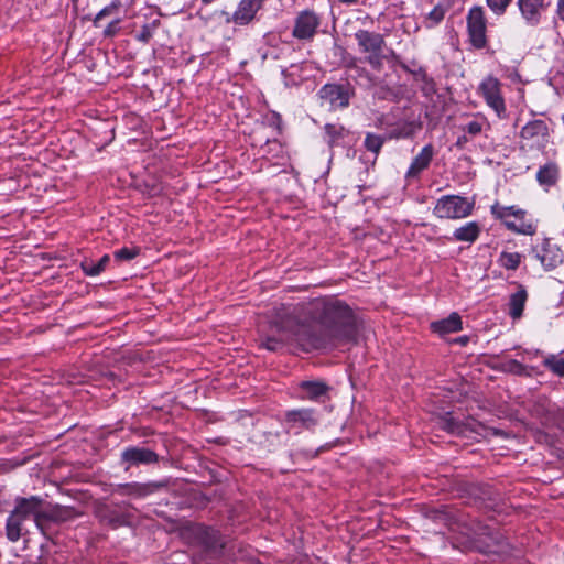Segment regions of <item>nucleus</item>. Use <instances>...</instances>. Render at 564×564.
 Here are the masks:
<instances>
[{
  "mask_svg": "<svg viewBox=\"0 0 564 564\" xmlns=\"http://www.w3.org/2000/svg\"><path fill=\"white\" fill-rule=\"evenodd\" d=\"M321 327L317 333L313 325L299 318H289L285 325L296 324L292 330L299 346L306 351L332 349L356 343L357 321L349 305L337 297H318L299 308Z\"/></svg>",
  "mask_w": 564,
  "mask_h": 564,
  "instance_id": "nucleus-1",
  "label": "nucleus"
},
{
  "mask_svg": "<svg viewBox=\"0 0 564 564\" xmlns=\"http://www.w3.org/2000/svg\"><path fill=\"white\" fill-rule=\"evenodd\" d=\"M551 121L532 119L519 132V148L522 151H543L551 142Z\"/></svg>",
  "mask_w": 564,
  "mask_h": 564,
  "instance_id": "nucleus-2",
  "label": "nucleus"
},
{
  "mask_svg": "<svg viewBox=\"0 0 564 564\" xmlns=\"http://www.w3.org/2000/svg\"><path fill=\"white\" fill-rule=\"evenodd\" d=\"M491 214L501 220L505 226L517 234L532 236L536 232V224L527 217V212L517 206H502L496 203L491 206Z\"/></svg>",
  "mask_w": 564,
  "mask_h": 564,
  "instance_id": "nucleus-3",
  "label": "nucleus"
},
{
  "mask_svg": "<svg viewBox=\"0 0 564 564\" xmlns=\"http://www.w3.org/2000/svg\"><path fill=\"white\" fill-rule=\"evenodd\" d=\"M354 36L359 52L366 54L365 61L373 69H381L383 66V47L386 46L383 35L360 29Z\"/></svg>",
  "mask_w": 564,
  "mask_h": 564,
  "instance_id": "nucleus-4",
  "label": "nucleus"
},
{
  "mask_svg": "<svg viewBox=\"0 0 564 564\" xmlns=\"http://www.w3.org/2000/svg\"><path fill=\"white\" fill-rule=\"evenodd\" d=\"M475 202L458 195H445L437 199L433 215L441 219H460L471 215Z\"/></svg>",
  "mask_w": 564,
  "mask_h": 564,
  "instance_id": "nucleus-5",
  "label": "nucleus"
},
{
  "mask_svg": "<svg viewBox=\"0 0 564 564\" xmlns=\"http://www.w3.org/2000/svg\"><path fill=\"white\" fill-rule=\"evenodd\" d=\"M289 318H299V310L297 307H293L292 310L289 307H283L282 313L279 315V318L274 322L276 330L280 333L279 337L269 336L262 341V346L270 351H278L283 345L288 341H294L299 345L297 340L294 338L292 330H296V324H286Z\"/></svg>",
  "mask_w": 564,
  "mask_h": 564,
  "instance_id": "nucleus-6",
  "label": "nucleus"
},
{
  "mask_svg": "<svg viewBox=\"0 0 564 564\" xmlns=\"http://www.w3.org/2000/svg\"><path fill=\"white\" fill-rule=\"evenodd\" d=\"M322 19L314 10H302L295 19L292 36L300 41H312L317 33Z\"/></svg>",
  "mask_w": 564,
  "mask_h": 564,
  "instance_id": "nucleus-7",
  "label": "nucleus"
},
{
  "mask_svg": "<svg viewBox=\"0 0 564 564\" xmlns=\"http://www.w3.org/2000/svg\"><path fill=\"white\" fill-rule=\"evenodd\" d=\"M467 31L471 45L481 50L487 45V20L481 7H473L467 14Z\"/></svg>",
  "mask_w": 564,
  "mask_h": 564,
  "instance_id": "nucleus-8",
  "label": "nucleus"
},
{
  "mask_svg": "<svg viewBox=\"0 0 564 564\" xmlns=\"http://www.w3.org/2000/svg\"><path fill=\"white\" fill-rule=\"evenodd\" d=\"M479 91L487 106L491 108L499 118L507 117V108L501 94V83L494 76H487L479 85Z\"/></svg>",
  "mask_w": 564,
  "mask_h": 564,
  "instance_id": "nucleus-9",
  "label": "nucleus"
},
{
  "mask_svg": "<svg viewBox=\"0 0 564 564\" xmlns=\"http://www.w3.org/2000/svg\"><path fill=\"white\" fill-rule=\"evenodd\" d=\"M267 0H240L232 13L223 11L225 22L238 26H245L252 23L258 12L263 8Z\"/></svg>",
  "mask_w": 564,
  "mask_h": 564,
  "instance_id": "nucleus-10",
  "label": "nucleus"
},
{
  "mask_svg": "<svg viewBox=\"0 0 564 564\" xmlns=\"http://www.w3.org/2000/svg\"><path fill=\"white\" fill-rule=\"evenodd\" d=\"M284 424L289 432L299 433L318 424V415L313 409H297L285 413Z\"/></svg>",
  "mask_w": 564,
  "mask_h": 564,
  "instance_id": "nucleus-11",
  "label": "nucleus"
},
{
  "mask_svg": "<svg viewBox=\"0 0 564 564\" xmlns=\"http://www.w3.org/2000/svg\"><path fill=\"white\" fill-rule=\"evenodd\" d=\"M13 511L25 521L32 519L39 528L41 527L43 516H46L44 501L36 496H31L29 498H18L15 500V508Z\"/></svg>",
  "mask_w": 564,
  "mask_h": 564,
  "instance_id": "nucleus-12",
  "label": "nucleus"
},
{
  "mask_svg": "<svg viewBox=\"0 0 564 564\" xmlns=\"http://www.w3.org/2000/svg\"><path fill=\"white\" fill-rule=\"evenodd\" d=\"M517 7L525 25L536 28L541 24L549 3L546 0H517Z\"/></svg>",
  "mask_w": 564,
  "mask_h": 564,
  "instance_id": "nucleus-13",
  "label": "nucleus"
},
{
  "mask_svg": "<svg viewBox=\"0 0 564 564\" xmlns=\"http://www.w3.org/2000/svg\"><path fill=\"white\" fill-rule=\"evenodd\" d=\"M532 252L545 270H553L563 262V252L549 239H543L541 245L533 247Z\"/></svg>",
  "mask_w": 564,
  "mask_h": 564,
  "instance_id": "nucleus-14",
  "label": "nucleus"
},
{
  "mask_svg": "<svg viewBox=\"0 0 564 564\" xmlns=\"http://www.w3.org/2000/svg\"><path fill=\"white\" fill-rule=\"evenodd\" d=\"M351 90L348 86L338 84H326L319 89L322 99L329 102L332 108H347L351 97Z\"/></svg>",
  "mask_w": 564,
  "mask_h": 564,
  "instance_id": "nucleus-15",
  "label": "nucleus"
},
{
  "mask_svg": "<svg viewBox=\"0 0 564 564\" xmlns=\"http://www.w3.org/2000/svg\"><path fill=\"white\" fill-rule=\"evenodd\" d=\"M164 487L163 482H128V484H119L113 489V492L120 496H130L133 498H144L148 497L161 488Z\"/></svg>",
  "mask_w": 564,
  "mask_h": 564,
  "instance_id": "nucleus-16",
  "label": "nucleus"
},
{
  "mask_svg": "<svg viewBox=\"0 0 564 564\" xmlns=\"http://www.w3.org/2000/svg\"><path fill=\"white\" fill-rule=\"evenodd\" d=\"M434 156V148L432 144H426L422 148L420 153L412 160L406 173V180H414L420 176V174L425 171Z\"/></svg>",
  "mask_w": 564,
  "mask_h": 564,
  "instance_id": "nucleus-17",
  "label": "nucleus"
},
{
  "mask_svg": "<svg viewBox=\"0 0 564 564\" xmlns=\"http://www.w3.org/2000/svg\"><path fill=\"white\" fill-rule=\"evenodd\" d=\"M121 458L129 465H149L158 462L156 453L144 447H128L122 452Z\"/></svg>",
  "mask_w": 564,
  "mask_h": 564,
  "instance_id": "nucleus-18",
  "label": "nucleus"
},
{
  "mask_svg": "<svg viewBox=\"0 0 564 564\" xmlns=\"http://www.w3.org/2000/svg\"><path fill=\"white\" fill-rule=\"evenodd\" d=\"M301 398L311 401H322L327 397L329 387L321 380H306L299 384Z\"/></svg>",
  "mask_w": 564,
  "mask_h": 564,
  "instance_id": "nucleus-19",
  "label": "nucleus"
},
{
  "mask_svg": "<svg viewBox=\"0 0 564 564\" xmlns=\"http://www.w3.org/2000/svg\"><path fill=\"white\" fill-rule=\"evenodd\" d=\"M528 300V292L523 285H518L514 293L510 294L508 302V314L512 319L522 317L523 310Z\"/></svg>",
  "mask_w": 564,
  "mask_h": 564,
  "instance_id": "nucleus-20",
  "label": "nucleus"
},
{
  "mask_svg": "<svg viewBox=\"0 0 564 564\" xmlns=\"http://www.w3.org/2000/svg\"><path fill=\"white\" fill-rule=\"evenodd\" d=\"M431 327L441 335L456 333L462 329V318L457 313H452L447 318L433 322Z\"/></svg>",
  "mask_w": 564,
  "mask_h": 564,
  "instance_id": "nucleus-21",
  "label": "nucleus"
},
{
  "mask_svg": "<svg viewBox=\"0 0 564 564\" xmlns=\"http://www.w3.org/2000/svg\"><path fill=\"white\" fill-rule=\"evenodd\" d=\"M560 176V169L557 164L549 162L541 166L536 173V180L542 186H553L556 184Z\"/></svg>",
  "mask_w": 564,
  "mask_h": 564,
  "instance_id": "nucleus-22",
  "label": "nucleus"
},
{
  "mask_svg": "<svg viewBox=\"0 0 564 564\" xmlns=\"http://www.w3.org/2000/svg\"><path fill=\"white\" fill-rule=\"evenodd\" d=\"M24 522L25 520L20 518V516L14 511L10 513L6 524V534L9 541L17 542L21 538L24 529Z\"/></svg>",
  "mask_w": 564,
  "mask_h": 564,
  "instance_id": "nucleus-23",
  "label": "nucleus"
},
{
  "mask_svg": "<svg viewBox=\"0 0 564 564\" xmlns=\"http://www.w3.org/2000/svg\"><path fill=\"white\" fill-rule=\"evenodd\" d=\"M324 131L325 140L330 148L340 145L341 141L349 133L348 130H346L341 124L337 123H326Z\"/></svg>",
  "mask_w": 564,
  "mask_h": 564,
  "instance_id": "nucleus-24",
  "label": "nucleus"
},
{
  "mask_svg": "<svg viewBox=\"0 0 564 564\" xmlns=\"http://www.w3.org/2000/svg\"><path fill=\"white\" fill-rule=\"evenodd\" d=\"M420 128V124L415 123L414 121L399 122L393 129L390 130L388 133V139L391 140L411 138Z\"/></svg>",
  "mask_w": 564,
  "mask_h": 564,
  "instance_id": "nucleus-25",
  "label": "nucleus"
},
{
  "mask_svg": "<svg viewBox=\"0 0 564 564\" xmlns=\"http://www.w3.org/2000/svg\"><path fill=\"white\" fill-rule=\"evenodd\" d=\"M480 234V227L476 221H469L457 228L453 236L457 241L474 242Z\"/></svg>",
  "mask_w": 564,
  "mask_h": 564,
  "instance_id": "nucleus-26",
  "label": "nucleus"
},
{
  "mask_svg": "<svg viewBox=\"0 0 564 564\" xmlns=\"http://www.w3.org/2000/svg\"><path fill=\"white\" fill-rule=\"evenodd\" d=\"M109 261L110 257L108 254H105L97 262L88 259L84 260L80 263V268L86 275L97 276L106 269Z\"/></svg>",
  "mask_w": 564,
  "mask_h": 564,
  "instance_id": "nucleus-27",
  "label": "nucleus"
},
{
  "mask_svg": "<svg viewBox=\"0 0 564 564\" xmlns=\"http://www.w3.org/2000/svg\"><path fill=\"white\" fill-rule=\"evenodd\" d=\"M130 6V0H113L110 4L101 9L95 17L94 23L97 24L101 19L120 13L121 9L126 12Z\"/></svg>",
  "mask_w": 564,
  "mask_h": 564,
  "instance_id": "nucleus-28",
  "label": "nucleus"
},
{
  "mask_svg": "<svg viewBox=\"0 0 564 564\" xmlns=\"http://www.w3.org/2000/svg\"><path fill=\"white\" fill-rule=\"evenodd\" d=\"M440 425L451 434L462 435L465 433V424L454 419L449 413L441 417Z\"/></svg>",
  "mask_w": 564,
  "mask_h": 564,
  "instance_id": "nucleus-29",
  "label": "nucleus"
},
{
  "mask_svg": "<svg viewBox=\"0 0 564 564\" xmlns=\"http://www.w3.org/2000/svg\"><path fill=\"white\" fill-rule=\"evenodd\" d=\"M73 517L74 510L72 508L55 506L51 510H46V516H43V520L67 521Z\"/></svg>",
  "mask_w": 564,
  "mask_h": 564,
  "instance_id": "nucleus-30",
  "label": "nucleus"
},
{
  "mask_svg": "<svg viewBox=\"0 0 564 564\" xmlns=\"http://www.w3.org/2000/svg\"><path fill=\"white\" fill-rule=\"evenodd\" d=\"M386 140H388V135L382 137L379 134L368 132V133H366L364 145L368 151L378 155L379 152L381 151V148L384 144Z\"/></svg>",
  "mask_w": 564,
  "mask_h": 564,
  "instance_id": "nucleus-31",
  "label": "nucleus"
},
{
  "mask_svg": "<svg viewBox=\"0 0 564 564\" xmlns=\"http://www.w3.org/2000/svg\"><path fill=\"white\" fill-rule=\"evenodd\" d=\"M521 254L518 252H502L499 258V263L507 270H516L520 265Z\"/></svg>",
  "mask_w": 564,
  "mask_h": 564,
  "instance_id": "nucleus-32",
  "label": "nucleus"
},
{
  "mask_svg": "<svg viewBox=\"0 0 564 564\" xmlns=\"http://www.w3.org/2000/svg\"><path fill=\"white\" fill-rule=\"evenodd\" d=\"M445 13H446V8L442 4H436L429 12V14L426 17V21H425V26L430 29V28H434L435 25H437L444 19Z\"/></svg>",
  "mask_w": 564,
  "mask_h": 564,
  "instance_id": "nucleus-33",
  "label": "nucleus"
},
{
  "mask_svg": "<svg viewBox=\"0 0 564 564\" xmlns=\"http://www.w3.org/2000/svg\"><path fill=\"white\" fill-rule=\"evenodd\" d=\"M159 25V20H154L151 23L142 25L141 31L135 34V40L144 44L149 43Z\"/></svg>",
  "mask_w": 564,
  "mask_h": 564,
  "instance_id": "nucleus-34",
  "label": "nucleus"
},
{
  "mask_svg": "<svg viewBox=\"0 0 564 564\" xmlns=\"http://www.w3.org/2000/svg\"><path fill=\"white\" fill-rule=\"evenodd\" d=\"M544 366L558 377H564V358L555 356L547 357L544 360Z\"/></svg>",
  "mask_w": 564,
  "mask_h": 564,
  "instance_id": "nucleus-35",
  "label": "nucleus"
},
{
  "mask_svg": "<svg viewBox=\"0 0 564 564\" xmlns=\"http://www.w3.org/2000/svg\"><path fill=\"white\" fill-rule=\"evenodd\" d=\"M140 253L139 248H121L113 252V258L117 261H130Z\"/></svg>",
  "mask_w": 564,
  "mask_h": 564,
  "instance_id": "nucleus-36",
  "label": "nucleus"
},
{
  "mask_svg": "<svg viewBox=\"0 0 564 564\" xmlns=\"http://www.w3.org/2000/svg\"><path fill=\"white\" fill-rule=\"evenodd\" d=\"M484 127L482 120H471L462 127V130L467 132L470 137H477L481 133Z\"/></svg>",
  "mask_w": 564,
  "mask_h": 564,
  "instance_id": "nucleus-37",
  "label": "nucleus"
},
{
  "mask_svg": "<svg viewBox=\"0 0 564 564\" xmlns=\"http://www.w3.org/2000/svg\"><path fill=\"white\" fill-rule=\"evenodd\" d=\"M487 6L496 14L501 15L507 11L511 0H486Z\"/></svg>",
  "mask_w": 564,
  "mask_h": 564,
  "instance_id": "nucleus-38",
  "label": "nucleus"
},
{
  "mask_svg": "<svg viewBox=\"0 0 564 564\" xmlns=\"http://www.w3.org/2000/svg\"><path fill=\"white\" fill-rule=\"evenodd\" d=\"M205 543L209 549L215 551L224 547V544L219 540L218 532L214 530L206 532Z\"/></svg>",
  "mask_w": 564,
  "mask_h": 564,
  "instance_id": "nucleus-39",
  "label": "nucleus"
},
{
  "mask_svg": "<svg viewBox=\"0 0 564 564\" xmlns=\"http://www.w3.org/2000/svg\"><path fill=\"white\" fill-rule=\"evenodd\" d=\"M109 524H111L113 528L121 527V525H128L129 519L126 514H116L111 516L108 520Z\"/></svg>",
  "mask_w": 564,
  "mask_h": 564,
  "instance_id": "nucleus-40",
  "label": "nucleus"
},
{
  "mask_svg": "<svg viewBox=\"0 0 564 564\" xmlns=\"http://www.w3.org/2000/svg\"><path fill=\"white\" fill-rule=\"evenodd\" d=\"M351 68L356 72V74L359 78H361L366 82V84L372 83V77L366 68L359 67L355 64L351 66Z\"/></svg>",
  "mask_w": 564,
  "mask_h": 564,
  "instance_id": "nucleus-41",
  "label": "nucleus"
},
{
  "mask_svg": "<svg viewBox=\"0 0 564 564\" xmlns=\"http://www.w3.org/2000/svg\"><path fill=\"white\" fill-rule=\"evenodd\" d=\"M509 369H510V371H512L517 375H521L524 371V366L517 360H510Z\"/></svg>",
  "mask_w": 564,
  "mask_h": 564,
  "instance_id": "nucleus-42",
  "label": "nucleus"
},
{
  "mask_svg": "<svg viewBox=\"0 0 564 564\" xmlns=\"http://www.w3.org/2000/svg\"><path fill=\"white\" fill-rule=\"evenodd\" d=\"M119 22H120V19H116L115 21L110 22L108 28L105 30V34L112 35L115 33V28Z\"/></svg>",
  "mask_w": 564,
  "mask_h": 564,
  "instance_id": "nucleus-43",
  "label": "nucleus"
},
{
  "mask_svg": "<svg viewBox=\"0 0 564 564\" xmlns=\"http://www.w3.org/2000/svg\"><path fill=\"white\" fill-rule=\"evenodd\" d=\"M557 15L564 22V0H557Z\"/></svg>",
  "mask_w": 564,
  "mask_h": 564,
  "instance_id": "nucleus-44",
  "label": "nucleus"
},
{
  "mask_svg": "<svg viewBox=\"0 0 564 564\" xmlns=\"http://www.w3.org/2000/svg\"><path fill=\"white\" fill-rule=\"evenodd\" d=\"M468 141L467 137L466 135H462L457 139V145H463L464 143H466Z\"/></svg>",
  "mask_w": 564,
  "mask_h": 564,
  "instance_id": "nucleus-45",
  "label": "nucleus"
},
{
  "mask_svg": "<svg viewBox=\"0 0 564 564\" xmlns=\"http://www.w3.org/2000/svg\"><path fill=\"white\" fill-rule=\"evenodd\" d=\"M338 1L341 3H345V4H354V3H357L359 0H338Z\"/></svg>",
  "mask_w": 564,
  "mask_h": 564,
  "instance_id": "nucleus-46",
  "label": "nucleus"
},
{
  "mask_svg": "<svg viewBox=\"0 0 564 564\" xmlns=\"http://www.w3.org/2000/svg\"><path fill=\"white\" fill-rule=\"evenodd\" d=\"M423 79H427V75L425 73L423 74Z\"/></svg>",
  "mask_w": 564,
  "mask_h": 564,
  "instance_id": "nucleus-47",
  "label": "nucleus"
}]
</instances>
